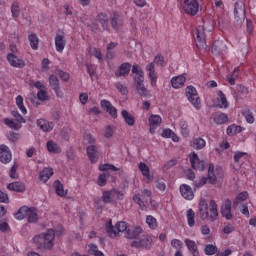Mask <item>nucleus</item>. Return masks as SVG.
Here are the masks:
<instances>
[{"label": "nucleus", "mask_w": 256, "mask_h": 256, "mask_svg": "<svg viewBox=\"0 0 256 256\" xmlns=\"http://www.w3.org/2000/svg\"><path fill=\"white\" fill-rule=\"evenodd\" d=\"M125 238L133 240L131 247L135 249H145V251H151L153 249V236L143 234L142 227L138 226L134 230H127L125 232Z\"/></svg>", "instance_id": "f257e3e1"}, {"label": "nucleus", "mask_w": 256, "mask_h": 256, "mask_svg": "<svg viewBox=\"0 0 256 256\" xmlns=\"http://www.w3.org/2000/svg\"><path fill=\"white\" fill-rule=\"evenodd\" d=\"M197 217H199L201 221L215 223L217 217H219V211L217 210V203L215 200H210L208 204L207 200L202 198L199 202Z\"/></svg>", "instance_id": "f03ea898"}, {"label": "nucleus", "mask_w": 256, "mask_h": 256, "mask_svg": "<svg viewBox=\"0 0 256 256\" xmlns=\"http://www.w3.org/2000/svg\"><path fill=\"white\" fill-rule=\"evenodd\" d=\"M39 249H52L55 246V230L48 229L46 232L36 235L32 239Z\"/></svg>", "instance_id": "7ed1b4c3"}, {"label": "nucleus", "mask_w": 256, "mask_h": 256, "mask_svg": "<svg viewBox=\"0 0 256 256\" xmlns=\"http://www.w3.org/2000/svg\"><path fill=\"white\" fill-rule=\"evenodd\" d=\"M243 23H245V3L238 0L234 5V27L241 29Z\"/></svg>", "instance_id": "20e7f679"}, {"label": "nucleus", "mask_w": 256, "mask_h": 256, "mask_svg": "<svg viewBox=\"0 0 256 256\" xmlns=\"http://www.w3.org/2000/svg\"><path fill=\"white\" fill-rule=\"evenodd\" d=\"M127 233V222H118L115 226H113V221L109 220L106 223V233L109 235V237H117V235H119V233H123L125 232Z\"/></svg>", "instance_id": "39448f33"}, {"label": "nucleus", "mask_w": 256, "mask_h": 256, "mask_svg": "<svg viewBox=\"0 0 256 256\" xmlns=\"http://www.w3.org/2000/svg\"><path fill=\"white\" fill-rule=\"evenodd\" d=\"M207 181L210 183V185H215V183H217V176H215V166L212 163H210L208 166V176L202 177L199 183L195 184V187L199 189V187L207 185Z\"/></svg>", "instance_id": "423d86ee"}, {"label": "nucleus", "mask_w": 256, "mask_h": 256, "mask_svg": "<svg viewBox=\"0 0 256 256\" xmlns=\"http://www.w3.org/2000/svg\"><path fill=\"white\" fill-rule=\"evenodd\" d=\"M186 97L193 107H195V109H201V98H199V94L197 93V89H195V87L188 86L186 88Z\"/></svg>", "instance_id": "0eeeda50"}, {"label": "nucleus", "mask_w": 256, "mask_h": 256, "mask_svg": "<svg viewBox=\"0 0 256 256\" xmlns=\"http://www.w3.org/2000/svg\"><path fill=\"white\" fill-rule=\"evenodd\" d=\"M182 8L186 15L195 17L199 12V2H197V0H183Z\"/></svg>", "instance_id": "6e6552de"}, {"label": "nucleus", "mask_w": 256, "mask_h": 256, "mask_svg": "<svg viewBox=\"0 0 256 256\" xmlns=\"http://www.w3.org/2000/svg\"><path fill=\"white\" fill-rule=\"evenodd\" d=\"M207 27L205 24L203 26H198L196 29V46L199 49H207V40L205 39V30Z\"/></svg>", "instance_id": "1a4fd4ad"}, {"label": "nucleus", "mask_w": 256, "mask_h": 256, "mask_svg": "<svg viewBox=\"0 0 256 256\" xmlns=\"http://www.w3.org/2000/svg\"><path fill=\"white\" fill-rule=\"evenodd\" d=\"M145 82V79L142 78H138L137 80L134 81V85L136 87V91L138 93V95H140L141 97L147 98V97H151V93H149V90L145 87V84H143Z\"/></svg>", "instance_id": "9d476101"}, {"label": "nucleus", "mask_w": 256, "mask_h": 256, "mask_svg": "<svg viewBox=\"0 0 256 256\" xmlns=\"http://www.w3.org/2000/svg\"><path fill=\"white\" fill-rule=\"evenodd\" d=\"M190 163L192 169H197L198 171H205V161L199 159L197 153L193 152L190 154Z\"/></svg>", "instance_id": "9b49d317"}, {"label": "nucleus", "mask_w": 256, "mask_h": 256, "mask_svg": "<svg viewBox=\"0 0 256 256\" xmlns=\"http://www.w3.org/2000/svg\"><path fill=\"white\" fill-rule=\"evenodd\" d=\"M13 156L11 155V150L5 144L0 145V161L1 163L7 164L11 163Z\"/></svg>", "instance_id": "f8f14e48"}, {"label": "nucleus", "mask_w": 256, "mask_h": 256, "mask_svg": "<svg viewBox=\"0 0 256 256\" xmlns=\"http://www.w3.org/2000/svg\"><path fill=\"white\" fill-rule=\"evenodd\" d=\"M86 153L91 163H97L99 161V147L97 145H89L86 148Z\"/></svg>", "instance_id": "ddd939ff"}, {"label": "nucleus", "mask_w": 256, "mask_h": 256, "mask_svg": "<svg viewBox=\"0 0 256 256\" xmlns=\"http://www.w3.org/2000/svg\"><path fill=\"white\" fill-rule=\"evenodd\" d=\"M220 213L222 217H225L227 221L233 219V214L231 213V200L227 199L221 206Z\"/></svg>", "instance_id": "4468645a"}, {"label": "nucleus", "mask_w": 256, "mask_h": 256, "mask_svg": "<svg viewBox=\"0 0 256 256\" xmlns=\"http://www.w3.org/2000/svg\"><path fill=\"white\" fill-rule=\"evenodd\" d=\"M227 51V44L223 42V40H216L212 45V53L213 55H222Z\"/></svg>", "instance_id": "2eb2a0df"}, {"label": "nucleus", "mask_w": 256, "mask_h": 256, "mask_svg": "<svg viewBox=\"0 0 256 256\" xmlns=\"http://www.w3.org/2000/svg\"><path fill=\"white\" fill-rule=\"evenodd\" d=\"M7 61L12 67H16L18 69H23L25 67V61L19 59L15 54L9 53L7 55Z\"/></svg>", "instance_id": "dca6fc26"}, {"label": "nucleus", "mask_w": 256, "mask_h": 256, "mask_svg": "<svg viewBox=\"0 0 256 256\" xmlns=\"http://www.w3.org/2000/svg\"><path fill=\"white\" fill-rule=\"evenodd\" d=\"M180 193L184 199H187V201H192V199L195 197V194L193 193V188L187 184H181L180 185Z\"/></svg>", "instance_id": "f3484780"}, {"label": "nucleus", "mask_w": 256, "mask_h": 256, "mask_svg": "<svg viewBox=\"0 0 256 256\" xmlns=\"http://www.w3.org/2000/svg\"><path fill=\"white\" fill-rule=\"evenodd\" d=\"M131 73V63H122L115 72L116 77H127Z\"/></svg>", "instance_id": "a211bd4d"}, {"label": "nucleus", "mask_w": 256, "mask_h": 256, "mask_svg": "<svg viewBox=\"0 0 256 256\" xmlns=\"http://www.w3.org/2000/svg\"><path fill=\"white\" fill-rule=\"evenodd\" d=\"M49 85L51 89L56 93L57 97H63V94L61 93V88L59 87V78L55 75L49 76Z\"/></svg>", "instance_id": "6ab92c4d"}, {"label": "nucleus", "mask_w": 256, "mask_h": 256, "mask_svg": "<svg viewBox=\"0 0 256 256\" xmlns=\"http://www.w3.org/2000/svg\"><path fill=\"white\" fill-rule=\"evenodd\" d=\"M67 41L65 40V34H56L55 36V47L58 53H63Z\"/></svg>", "instance_id": "aec40b11"}, {"label": "nucleus", "mask_w": 256, "mask_h": 256, "mask_svg": "<svg viewBox=\"0 0 256 256\" xmlns=\"http://www.w3.org/2000/svg\"><path fill=\"white\" fill-rule=\"evenodd\" d=\"M149 125H150V133L151 135H155V129H157L161 125V116L159 115H151L149 118Z\"/></svg>", "instance_id": "412c9836"}, {"label": "nucleus", "mask_w": 256, "mask_h": 256, "mask_svg": "<svg viewBox=\"0 0 256 256\" xmlns=\"http://www.w3.org/2000/svg\"><path fill=\"white\" fill-rule=\"evenodd\" d=\"M101 107L105 109L113 119H117V108L113 107V104L109 102L108 100H102L101 101Z\"/></svg>", "instance_id": "4be33fe9"}, {"label": "nucleus", "mask_w": 256, "mask_h": 256, "mask_svg": "<svg viewBox=\"0 0 256 256\" xmlns=\"http://www.w3.org/2000/svg\"><path fill=\"white\" fill-rule=\"evenodd\" d=\"M184 243L188 249V251L193 255V256H199V248L197 247V243L195 241L186 238L184 240Z\"/></svg>", "instance_id": "5701e85b"}, {"label": "nucleus", "mask_w": 256, "mask_h": 256, "mask_svg": "<svg viewBox=\"0 0 256 256\" xmlns=\"http://www.w3.org/2000/svg\"><path fill=\"white\" fill-rule=\"evenodd\" d=\"M37 125L38 127H40V129L46 133H49L51 131H53V127H55V124L53 122H49L45 119H39L37 121Z\"/></svg>", "instance_id": "b1692460"}, {"label": "nucleus", "mask_w": 256, "mask_h": 256, "mask_svg": "<svg viewBox=\"0 0 256 256\" xmlns=\"http://www.w3.org/2000/svg\"><path fill=\"white\" fill-rule=\"evenodd\" d=\"M7 189L16 193H25V184L23 182H12L7 185Z\"/></svg>", "instance_id": "393cba45"}, {"label": "nucleus", "mask_w": 256, "mask_h": 256, "mask_svg": "<svg viewBox=\"0 0 256 256\" xmlns=\"http://www.w3.org/2000/svg\"><path fill=\"white\" fill-rule=\"evenodd\" d=\"M212 118L217 125H224V123H227V121H229V117L225 113L215 112L212 114Z\"/></svg>", "instance_id": "a878e982"}, {"label": "nucleus", "mask_w": 256, "mask_h": 256, "mask_svg": "<svg viewBox=\"0 0 256 256\" xmlns=\"http://www.w3.org/2000/svg\"><path fill=\"white\" fill-rule=\"evenodd\" d=\"M186 80L187 79L185 78V76L179 75L171 79V85L174 89H180V87H183V85H185Z\"/></svg>", "instance_id": "bb28decb"}, {"label": "nucleus", "mask_w": 256, "mask_h": 256, "mask_svg": "<svg viewBox=\"0 0 256 256\" xmlns=\"http://www.w3.org/2000/svg\"><path fill=\"white\" fill-rule=\"evenodd\" d=\"M218 99H217V105L220 109H227L229 107V102H227V97L225 96V93L223 91H218Z\"/></svg>", "instance_id": "cd10ccee"}, {"label": "nucleus", "mask_w": 256, "mask_h": 256, "mask_svg": "<svg viewBox=\"0 0 256 256\" xmlns=\"http://www.w3.org/2000/svg\"><path fill=\"white\" fill-rule=\"evenodd\" d=\"M146 71L149 72V77L151 80V85H155L157 83V74L155 73V63L151 62L146 66Z\"/></svg>", "instance_id": "c85d7f7f"}, {"label": "nucleus", "mask_w": 256, "mask_h": 256, "mask_svg": "<svg viewBox=\"0 0 256 256\" xmlns=\"http://www.w3.org/2000/svg\"><path fill=\"white\" fill-rule=\"evenodd\" d=\"M111 27L115 31H119V27H123V21L121 20V16L117 13H114L111 18Z\"/></svg>", "instance_id": "c756f323"}, {"label": "nucleus", "mask_w": 256, "mask_h": 256, "mask_svg": "<svg viewBox=\"0 0 256 256\" xmlns=\"http://www.w3.org/2000/svg\"><path fill=\"white\" fill-rule=\"evenodd\" d=\"M51 177H53V168H44L39 174V179L43 181V183H47Z\"/></svg>", "instance_id": "7c9ffc66"}, {"label": "nucleus", "mask_w": 256, "mask_h": 256, "mask_svg": "<svg viewBox=\"0 0 256 256\" xmlns=\"http://www.w3.org/2000/svg\"><path fill=\"white\" fill-rule=\"evenodd\" d=\"M98 23L103 27L104 31H109V17L105 13L98 14Z\"/></svg>", "instance_id": "2f4dec72"}, {"label": "nucleus", "mask_w": 256, "mask_h": 256, "mask_svg": "<svg viewBox=\"0 0 256 256\" xmlns=\"http://www.w3.org/2000/svg\"><path fill=\"white\" fill-rule=\"evenodd\" d=\"M121 115L126 125H128L129 127H133V125H135V117L131 115L127 110H123L121 112Z\"/></svg>", "instance_id": "473e14b6"}, {"label": "nucleus", "mask_w": 256, "mask_h": 256, "mask_svg": "<svg viewBox=\"0 0 256 256\" xmlns=\"http://www.w3.org/2000/svg\"><path fill=\"white\" fill-rule=\"evenodd\" d=\"M28 223H37L39 217L37 216V209L35 207L28 208Z\"/></svg>", "instance_id": "72a5a7b5"}, {"label": "nucleus", "mask_w": 256, "mask_h": 256, "mask_svg": "<svg viewBox=\"0 0 256 256\" xmlns=\"http://www.w3.org/2000/svg\"><path fill=\"white\" fill-rule=\"evenodd\" d=\"M132 73L134 76V81H137L138 79H145V72L143 70L139 69V65L134 64L132 66Z\"/></svg>", "instance_id": "f704fd0d"}, {"label": "nucleus", "mask_w": 256, "mask_h": 256, "mask_svg": "<svg viewBox=\"0 0 256 256\" xmlns=\"http://www.w3.org/2000/svg\"><path fill=\"white\" fill-rule=\"evenodd\" d=\"M28 40L30 42L31 49H34V51H37L39 49V38L37 37V34L32 33L28 36Z\"/></svg>", "instance_id": "c9c22d12"}, {"label": "nucleus", "mask_w": 256, "mask_h": 256, "mask_svg": "<svg viewBox=\"0 0 256 256\" xmlns=\"http://www.w3.org/2000/svg\"><path fill=\"white\" fill-rule=\"evenodd\" d=\"M29 212V207L27 206H22L17 213L15 214L16 219L19 221H23L27 217V214Z\"/></svg>", "instance_id": "e433bc0d"}, {"label": "nucleus", "mask_w": 256, "mask_h": 256, "mask_svg": "<svg viewBox=\"0 0 256 256\" xmlns=\"http://www.w3.org/2000/svg\"><path fill=\"white\" fill-rule=\"evenodd\" d=\"M54 187H55V192L57 193V195H59V197H65V195H67V192L63 188V184L61 183V181L56 180L54 182Z\"/></svg>", "instance_id": "4c0bfd02"}, {"label": "nucleus", "mask_w": 256, "mask_h": 256, "mask_svg": "<svg viewBox=\"0 0 256 256\" xmlns=\"http://www.w3.org/2000/svg\"><path fill=\"white\" fill-rule=\"evenodd\" d=\"M138 168L144 177H146L148 180H151V174L149 173V166H147V164L140 162L138 164Z\"/></svg>", "instance_id": "58836bf2"}, {"label": "nucleus", "mask_w": 256, "mask_h": 256, "mask_svg": "<svg viewBox=\"0 0 256 256\" xmlns=\"http://www.w3.org/2000/svg\"><path fill=\"white\" fill-rule=\"evenodd\" d=\"M236 79H239V68H235L232 74L227 75V81L231 85H235Z\"/></svg>", "instance_id": "ea45409f"}, {"label": "nucleus", "mask_w": 256, "mask_h": 256, "mask_svg": "<svg viewBox=\"0 0 256 256\" xmlns=\"http://www.w3.org/2000/svg\"><path fill=\"white\" fill-rule=\"evenodd\" d=\"M187 221L189 227H195V211L193 209L187 210Z\"/></svg>", "instance_id": "a19ab883"}, {"label": "nucleus", "mask_w": 256, "mask_h": 256, "mask_svg": "<svg viewBox=\"0 0 256 256\" xmlns=\"http://www.w3.org/2000/svg\"><path fill=\"white\" fill-rule=\"evenodd\" d=\"M4 123L10 129H14V131H19V129H21V125L20 124L15 123V121H13V120H11L9 118L4 119Z\"/></svg>", "instance_id": "79ce46f5"}, {"label": "nucleus", "mask_w": 256, "mask_h": 256, "mask_svg": "<svg viewBox=\"0 0 256 256\" xmlns=\"http://www.w3.org/2000/svg\"><path fill=\"white\" fill-rule=\"evenodd\" d=\"M103 203H115L113 200V193L112 191H104L102 195Z\"/></svg>", "instance_id": "37998d69"}, {"label": "nucleus", "mask_w": 256, "mask_h": 256, "mask_svg": "<svg viewBox=\"0 0 256 256\" xmlns=\"http://www.w3.org/2000/svg\"><path fill=\"white\" fill-rule=\"evenodd\" d=\"M179 125L183 137H189V125H187V121L181 120Z\"/></svg>", "instance_id": "c03bdc74"}, {"label": "nucleus", "mask_w": 256, "mask_h": 256, "mask_svg": "<svg viewBox=\"0 0 256 256\" xmlns=\"http://www.w3.org/2000/svg\"><path fill=\"white\" fill-rule=\"evenodd\" d=\"M11 13H12V17H14V19H17L19 17V15H21V10H19V4L17 2L12 3Z\"/></svg>", "instance_id": "a18cd8bd"}, {"label": "nucleus", "mask_w": 256, "mask_h": 256, "mask_svg": "<svg viewBox=\"0 0 256 256\" xmlns=\"http://www.w3.org/2000/svg\"><path fill=\"white\" fill-rule=\"evenodd\" d=\"M16 105L24 115L27 114V108L23 105V96L18 95L16 97Z\"/></svg>", "instance_id": "49530a36"}, {"label": "nucleus", "mask_w": 256, "mask_h": 256, "mask_svg": "<svg viewBox=\"0 0 256 256\" xmlns=\"http://www.w3.org/2000/svg\"><path fill=\"white\" fill-rule=\"evenodd\" d=\"M205 255H215L217 253V246L213 244H207L204 248Z\"/></svg>", "instance_id": "de8ad7c7"}, {"label": "nucleus", "mask_w": 256, "mask_h": 256, "mask_svg": "<svg viewBox=\"0 0 256 256\" xmlns=\"http://www.w3.org/2000/svg\"><path fill=\"white\" fill-rule=\"evenodd\" d=\"M111 191H112V199L114 200V203L115 201H121L125 195V193H123V191H120V190L113 189Z\"/></svg>", "instance_id": "09e8293b"}, {"label": "nucleus", "mask_w": 256, "mask_h": 256, "mask_svg": "<svg viewBox=\"0 0 256 256\" xmlns=\"http://www.w3.org/2000/svg\"><path fill=\"white\" fill-rule=\"evenodd\" d=\"M146 223L150 229H157V219H155V217L151 215L147 216Z\"/></svg>", "instance_id": "8fccbe9b"}, {"label": "nucleus", "mask_w": 256, "mask_h": 256, "mask_svg": "<svg viewBox=\"0 0 256 256\" xmlns=\"http://www.w3.org/2000/svg\"><path fill=\"white\" fill-rule=\"evenodd\" d=\"M11 115L14 117L15 121L17 122L18 125H21V123H26L25 118L21 116L19 111L14 110L11 112Z\"/></svg>", "instance_id": "3c124183"}, {"label": "nucleus", "mask_w": 256, "mask_h": 256, "mask_svg": "<svg viewBox=\"0 0 256 256\" xmlns=\"http://www.w3.org/2000/svg\"><path fill=\"white\" fill-rule=\"evenodd\" d=\"M99 171H119V168L113 164H102L99 166Z\"/></svg>", "instance_id": "603ef678"}, {"label": "nucleus", "mask_w": 256, "mask_h": 256, "mask_svg": "<svg viewBox=\"0 0 256 256\" xmlns=\"http://www.w3.org/2000/svg\"><path fill=\"white\" fill-rule=\"evenodd\" d=\"M243 117H245L247 123H255V117H253V113H251V110H245L242 112Z\"/></svg>", "instance_id": "864d4df0"}, {"label": "nucleus", "mask_w": 256, "mask_h": 256, "mask_svg": "<svg viewBox=\"0 0 256 256\" xmlns=\"http://www.w3.org/2000/svg\"><path fill=\"white\" fill-rule=\"evenodd\" d=\"M133 201L139 205L140 209H145V201H143V198H141V194L134 195Z\"/></svg>", "instance_id": "5fc2aeb1"}, {"label": "nucleus", "mask_w": 256, "mask_h": 256, "mask_svg": "<svg viewBox=\"0 0 256 256\" xmlns=\"http://www.w3.org/2000/svg\"><path fill=\"white\" fill-rule=\"evenodd\" d=\"M154 63H156L158 67H163L165 65V57L161 54H157L154 58Z\"/></svg>", "instance_id": "6e6d98bb"}, {"label": "nucleus", "mask_w": 256, "mask_h": 256, "mask_svg": "<svg viewBox=\"0 0 256 256\" xmlns=\"http://www.w3.org/2000/svg\"><path fill=\"white\" fill-rule=\"evenodd\" d=\"M171 245L174 249H176V251H181V249H183V242L179 239H173L171 241Z\"/></svg>", "instance_id": "4d7b16f0"}, {"label": "nucleus", "mask_w": 256, "mask_h": 256, "mask_svg": "<svg viewBox=\"0 0 256 256\" xmlns=\"http://www.w3.org/2000/svg\"><path fill=\"white\" fill-rule=\"evenodd\" d=\"M46 147L49 153H58L57 144L54 143L53 141H48Z\"/></svg>", "instance_id": "13d9d810"}, {"label": "nucleus", "mask_w": 256, "mask_h": 256, "mask_svg": "<svg viewBox=\"0 0 256 256\" xmlns=\"http://www.w3.org/2000/svg\"><path fill=\"white\" fill-rule=\"evenodd\" d=\"M205 145H206V142L202 138H197V139L194 140L195 149H198V150L203 149V147H205Z\"/></svg>", "instance_id": "bf43d9fd"}, {"label": "nucleus", "mask_w": 256, "mask_h": 256, "mask_svg": "<svg viewBox=\"0 0 256 256\" xmlns=\"http://www.w3.org/2000/svg\"><path fill=\"white\" fill-rule=\"evenodd\" d=\"M115 87L116 89H118L119 93H121L122 95H127V93H129V91L127 90V86H124L120 82H117L115 84Z\"/></svg>", "instance_id": "052dcab7"}, {"label": "nucleus", "mask_w": 256, "mask_h": 256, "mask_svg": "<svg viewBox=\"0 0 256 256\" xmlns=\"http://www.w3.org/2000/svg\"><path fill=\"white\" fill-rule=\"evenodd\" d=\"M114 133H115V127L107 126L106 131L104 133V137H106V139H111V137H113Z\"/></svg>", "instance_id": "680f3d73"}, {"label": "nucleus", "mask_w": 256, "mask_h": 256, "mask_svg": "<svg viewBox=\"0 0 256 256\" xmlns=\"http://www.w3.org/2000/svg\"><path fill=\"white\" fill-rule=\"evenodd\" d=\"M243 157H247V152H235L234 153V162L239 163Z\"/></svg>", "instance_id": "e2e57ef3"}, {"label": "nucleus", "mask_w": 256, "mask_h": 256, "mask_svg": "<svg viewBox=\"0 0 256 256\" xmlns=\"http://www.w3.org/2000/svg\"><path fill=\"white\" fill-rule=\"evenodd\" d=\"M57 75L62 81H69V73L63 71V70H57Z\"/></svg>", "instance_id": "0e129e2a"}, {"label": "nucleus", "mask_w": 256, "mask_h": 256, "mask_svg": "<svg viewBox=\"0 0 256 256\" xmlns=\"http://www.w3.org/2000/svg\"><path fill=\"white\" fill-rule=\"evenodd\" d=\"M98 185H99V187H104V185H107V174H100L99 175Z\"/></svg>", "instance_id": "69168bd1"}, {"label": "nucleus", "mask_w": 256, "mask_h": 256, "mask_svg": "<svg viewBox=\"0 0 256 256\" xmlns=\"http://www.w3.org/2000/svg\"><path fill=\"white\" fill-rule=\"evenodd\" d=\"M38 101H47L49 99V96H47V92L40 90L37 93Z\"/></svg>", "instance_id": "338daca9"}, {"label": "nucleus", "mask_w": 256, "mask_h": 256, "mask_svg": "<svg viewBox=\"0 0 256 256\" xmlns=\"http://www.w3.org/2000/svg\"><path fill=\"white\" fill-rule=\"evenodd\" d=\"M156 187H157V189H159V191H165V189H167L165 180H157Z\"/></svg>", "instance_id": "774afa93"}]
</instances>
